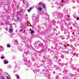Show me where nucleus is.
<instances>
[{
  "label": "nucleus",
  "instance_id": "f257e3e1",
  "mask_svg": "<svg viewBox=\"0 0 79 79\" xmlns=\"http://www.w3.org/2000/svg\"><path fill=\"white\" fill-rule=\"evenodd\" d=\"M71 0H63L62 1H61L58 4V2H56L55 4L56 5H60V6L63 7L65 5L64 4H68L69 3V1Z\"/></svg>",
  "mask_w": 79,
  "mask_h": 79
},
{
  "label": "nucleus",
  "instance_id": "f03ea898",
  "mask_svg": "<svg viewBox=\"0 0 79 79\" xmlns=\"http://www.w3.org/2000/svg\"><path fill=\"white\" fill-rule=\"evenodd\" d=\"M26 56H23L24 57L23 61L27 65L28 67L29 68L31 66V63L30 62V61L28 60L27 61V57Z\"/></svg>",
  "mask_w": 79,
  "mask_h": 79
},
{
  "label": "nucleus",
  "instance_id": "7ed1b4c3",
  "mask_svg": "<svg viewBox=\"0 0 79 79\" xmlns=\"http://www.w3.org/2000/svg\"><path fill=\"white\" fill-rule=\"evenodd\" d=\"M32 20L33 22L35 23H38L39 22V17L35 16V15L33 14L32 16Z\"/></svg>",
  "mask_w": 79,
  "mask_h": 79
},
{
  "label": "nucleus",
  "instance_id": "20e7f679",
  "mask_svg": "<svg viewBox=\"0 0 79 79\" xmlns=\"http://www.w3.org/2000/svg\"><path fill=\"white\" fill-rule=\"evenodd\" d=\"M19 68V64H18V63H17L15 66L14 67L15 70L14 71V73H16L18 71V69Z\"/></svg>",
  "mask_w": 79,
  "mask_h": 79
},
{
  "label": "nucleus",
  "instance_id": "39448f33",
  "mask_svg": "<svg viewBox=\"0 0 79 79\" xmlns=\"http://www.w3.org/2000/svg\"><path fill=\"white\" fill-rule=\"evenodd\" d=\"M71 56H72V57H73L75 58H77L78 57V56H79V54L77 53H73L71 54Z\"/></svg>",
  "mask_w": 79,
  "mask_h": 79
},
{
  "label": "nucleus",
  "instance_id": "423d86ee",
  "mask_svg": "<svg viewBox=\"0 0 79 79\" xmlns=\"http://www.w3.org/2000/svg\"><path fill=\"white\" fill-rule=\"evenodd\" d=\"M73 77L72 76L70 75L68 76V77H67V76H64V77H63V79H72Z\"/></svg>",
  "mask_w": 79,
  "mask_h": 79
},
{
  "label": "nucleus",
  "instance_id": "0eeeda50",
  "mask_svg": "<svg viewBox=\"0 0 79 79\" xmlns=\"http://www.w3.org/2000/svg\"><path fill=\"white\" fill-rule=\"evenodd\" d=\"M73 27H76L77 29L79 28V27L78 25H77V23H73Z\"/></svg>",
  "mask_w": 79,
  "mask_h": 79
},
{
  "label": "nucleus",
  "instance_id": "6e6552de",
  "mask_svg": "<svg viewBox=\"0 0 79 79\" xmlns=\"http://www.w3.org/2000/svg\"><path fill=\"white\" fill-rule=\"evenodd\" d=\"M4 75H5V76L6 77L7 79H11V78H10V75H9L8 73H5L4 74Z\"/></svg>",
  "mask_w": 79,
  "mask_h": 79
},
{
  "label": "nucleus",
  "instance_id": "1a4fd4ad",
  "mask_svg": "<svg viewBox=\"0 0 79 79\" xmlns=\"http://www.w3.org/2000/svg\"><path fill=\"white\" fill-rule=\"evenodd\" d=\"M63 13H58V18H63Z\"/></svg>",
  "mask_w": 79,
  "mask_h": 79
},
{
  "label": "nucleus",
  "instance_id": "9d476101",
  "mask_svg": "<svg viewBox=\"0 0 79 79\" xmlns=\"http://www.w3.org/2000/svg\"><path fill=\"white\" fill-rule=\"evenodd\" d=\"M53 16H56V17L58 18V13H57V12H53Z\"/></svg>",
  "mask_w": 79,
  "mask_h": 79
},
{
  "label": "nucleus",
  "instance_id": "9b49d317",
  "mask_svg": "<svg viewBox=\"0 0 79 79\" xmlns=\"http://www.w3.org/2000/svg\"><path fill=\"white\" fill-rule=\"evenodd\" d=\"M71 66H72V68L75 71V70H76L77 69V68L76 67V65H71Z\"/></svg>",
  "mask_w": 79,
  "mask_h": 79
},
{
  "label": "nucleus",
  "instance_id": "f8f14e48",
  "mask_svg": "<svg viewBox=\"0 0 79 79\" xmlns=\"http://www.w3.org/2000/svg\"><path fill=\"white\" fill-rule=\"evenodd\" d=\"M28 53H29V52H28L27 51L25 52L23 55V56H26L28 54Z\"/></svg>",
  "mask_w": 79,
  "mask_h": 79
},
{
  "label": "nucleus",
  "instance_id": "ddd939ff",
  "mask_svg": "<svg viewBox=\"0 0 79 79\" xmlns=\"http://www.w3.org/2000/svg\"><path fill=\"white\" fill-rule=\"evenodd\" d=\"M38 46L39 47H41V48H42L43 49L44 48V45L42 44H38Z\"/></svg>",
  "mask_w": 79,
  "mask_h": 79
},
{
  "label": "nucleus",
  "instance_id": "4468645a",
  "mask_svg": "<svg viewBox=\"0 0 79 79\" xmlns=\"http://www.w3.org/2000/svg\"><path fill=\"white\" fill-rule=\"evenodd\" d=\"M69 10V9L65 7L64 9L65 13H68V11Z\"/></svg>",
  "mask_w": 79,
  "mask_h": 79
},
{
  "label": "nucleus",
  "instance_id": "2eb2a0df",
  "mask_svg": "<svg viewBox=\"0 0 79 79\" xmlns=\"http://www.w3.org/2000/svg\"><path fill=\"white\" fill-rule=\"evenodd\" d=\"M64 70L63 71V73H67V72L68 70H67V69H65V67H64Z\"/></svg>",
  "mask_w": 79,
  "mask_h": 79
},
{
  "label": "nucleus",
  "instance_id": "dca6fc26",
  "mask_svg": "<svg viewBox=\"0 0 79 79\" xmlns=\"http://www.w3.org/2000/svg\"><path fill=\"white\" fill-rule=\"evenodd\" d=\"M4 64H7L9 62L8 61H6V60H4Z\"/></svg>",
  "mask_w": 79,
  "mask_h": 79
},
{
  "label": "nucleus",
  "instance_id": "f3484780",
  "mask_svg": "<svg viewBox=\"0 0 79 79\" xmlns=\"http://www.w3.org/2000/svg\"><path fill=\"white\" fill-rule=\"evenodd\" d=\"M59 64L60 66H64V64H64L63 63H60Z\"/></svg>",
  "mask_w": 79,
  "mask_h": 79
},
{
  "label": "nucleus",
  "instance_id": "a211bd4d",
  "mask_svg": "<svg viewBox=\"0 0 79 79\" xmlns=\"http://www.w3.org/2000/svg\"><path fill=\"white\" fill-rule=\"evenodd\" d=\"M53 58L55 60H56V59H58V56H54V58Z\"/></svg>",
  "mask_w": 79,
  "mask_h": 79
},
{
  "label": "nucleus",
  "instance_id": "6ab92c4d",
  "mask_svg": "<svg viewBox=\"0 0 79 79\" xmlns=\"http://www.w3.org/2000/svg\"><path fill=\"white\" fill-rule=\"evenodd\" d=\"M50 61L48 62V63H49V64H50V65H51V64H53V63H51V60L50 59L49 60V61H50Z\"/></svg>",
  "mask_w": 79,
  "mask_h": 79
},
{
  "label": "nucleus",
  "instance_id": "aec40b11",
  "mask_svg": "<svg viewBox=\"0 0 79 79\" xmlns=\"http://www.w3.org/2000/svg\"><path fill=\"white\" fill-rule=\"evenodd\" d=\"M61 58H62V59H64V56L63 55H62L60 56Z\"/></svg>",
  "mask_w": 79,
  "mask_h": 79
},
{
  "label": "nucleus",
  "instance_id": "412c9836",
  "mask_svg": "<svg viewBox=\"0 0 79 79\" xmlns=\"http://www.w3.org/2000/svg\"><path fill=\"white\" fill-rule=\"evenodd\" d=\"M10 32L11 33L13 31V29H9Z\"/></svg>",
  "mask_w": 79,
  "mask_h": 79
},
{
  "label": "nucleus",
  "instance_id": "4be33fe9",
  "mask_svg": "<svg viewBox=\"0 0 79 79\" xmlns=\"http://www.w3.org/2000/svg\"><path fill=\"white\" fill-rule=\"evenodd\" d=\"M38 10H39V11H42V8L39 7L38 8Z\"/></svg>",
  "mask_w": 79,
  "mask_h": 79
},
{
  "label": "nucleus",
  "instance_id": "5701e85b",
  "mask_svg": "<svg viewBox=\"0 0 79 79\" xmlns=\"http://www.w3.org/2000/svg\"><path fill=\"white\" fill-rule=\"evenodd\" d=\"M34 31H33V30H31V34H34Z\"/></svg>",
  "mask_w": 79,
  "mask_h": 79
},
{
  "label": "nucleus",
  "instance_id": "b1692460",
  "mask_svg": "<svg viewBox=\"0 0 79 79\" xmlns=\"http://www.w3.org/2000/svg\"><path fill=\"white\" fill-rule=\"evenodd\" d=\"M7 47L9 48H10V47H11V45H9V44H8L7 45Z\"/></svg>",
  "mask_w": 79,
  "mask_h": 79
},
{
  "label": "nucleus",
  "instance_id": "393cba45",
  "mask_svg": "<svg viewBox=\"0 0 79 79\" xmlns=\"http://www.w3.org/2000/svg\"><path fill=\"white\" fill-rule=\"evenodd\" d=\"M8 68H11L12 67L11 66V65H8Z\"/></svg>",
  "mask_w": 79,
  "mask_h": 79
},
{
  "label": "nucleus",
  "instance_id": "a878e982",
  "mask_svg": "<svg viewBox=\"0 0 79 79\" xmlns=\"http://www.w3.org/2000/svg\"><path fill=\"white\" fill-rule=\"evenodd\" d=\"M42 6L43 8H44V9H45V4H43Z\"/></svg>",
  "mask_w": 79,
  "mask_h": 79
},
{
  "label": "nucleus",
  "instance_id": "bb28decb",
  "mask_svg": "<svg viewBox=\"0 0 79 79\" xmlns=\"http://www.w3.org/2000/svg\"><path fill=\"white\" fill-rule=\"evenodd\" d=\"M15 58H16V57L15 56H12V60H15Z\"/></svg>",
  "mask_w": 79,
  "mask_h": 79
},
{
  "label": "nucleus",
  "instance_id": "cd10ccee",
  "mask_svg": "<svg viewBox=\"0 0 79 79\" xmlns=\"http://www.w3.org/2000/svg\"><path fill=\"white\" fill-rule=\"evenodd\" d=\"M37 7L38 8H40V5L39 4H38L37 5Z\"/></svg>",
  "mask_w": 79,
  "mask_h": 79
},
{
  "label": "nucleus",
  "instance_id": "c85d7f7f",
  "mask_svg": "<svg viewBox=\"0 0 79 79\" xmlns=\"http://www.w3.org/2000/svg\"><path fill=\"white\" fill-rule=\"evenodd\" d=\"M31 10H32L31 7L29 9H28V12H30V11H31Z\"/></svg>",
  "mask_w": 79,
  "mask_h": 79
},
{
  "label": "nucleus",
  "instance_id": "c756f323",
  "mask_svg": "<svg viewBox=\"0 0 79 79\" xmlns=\"http://www.w3.org/2000/svg\"><path fill=\"white\" fill-rule=\"evenodd\" d=\"M76 44H77V46H79V41H77L76 42Z\"/></svg>",
  "mask_w": 79,
  "mask_h": 79
},
{
  "label": "nucleus",
  "instance_id": "7c9ffc66",
  "mask_svg": "<svg viewBox=\"0 0 79 79\" xmlns=\"http://www.w3.org/2000/svg\"><path fill=\"white\" fill-rule=\"evenodd\" d=\"M43 58L44 59H46L47 58V56H44Z\"/></svg>",
  "mask_w": 79,
  "mask_h": 79
},
{
  "label": "nucleus",
  "instance_id": "2f4dec72",
  "mask_svg": "<svg viewBox=\"0 0 79 79\" xmlns=\"http://www.w3.org/2000/svg\"><path fill=\"white\" fill-rule=\"evenodd\" d=\"M59 23L60 24H61V23H62V22H60V20H58V22H57V23L58 24V23Z\"/></svg>",
  "mask_w": 79,
  "mask_h": 79
},
{
  "label": "nucleus",
  "instance_id": "473e14b6",
  "mask_svg": "<svg viewBox=\"0 0 79 79\" xmlns=\"http://www.w3.org/2000/svg\"><path fill=\"white\" fill-rule=\"evenodd\" d=\"M15 76H16L17 77V78L18 79H19V76H18V75L16 74V75H15Z\"/></svg>",
  "mask_w": 79,
  "mask_h": 79
},
{
  "label": "nucleus",
  "instance_id": "72a5a7b5",
  "mask_svg": "<svg viewBox=\"0 0 79 79\" xmlns=\"http://www.w3.org/2000/svg\"><path fill=\"white\" fill-rule=\"evenodd\" d=\"M17 13L19 15V13H20V14H21V11H17Z\"/></svg>",
  "mask_w": 79,
  "mask_h": 79
},
{
  "label": "nucleus",
  "instance_id": "f704fd0d",
  "mask_svg": "<svg viewBox=\"0 0 79 79\" xmlns=\"http://www.w3.org/2000/svg\"><path fill=\"white\" fill-rule=\"evenodd\" d=\"M9 29H13V27L11 25L10 26V28H9Z\"/></svg>",
  "mask_w": 79,
  "mask_h": 79
},
{
  "label": "nucleus",
  "instance_id": "c9c22d12",
  "mask_svg": "<svg viewBox=\"0 0 79 79\" xmlns=\"http://www.w3.org/2000/svg\"><path fill=\"white\" fill-rule=\"evenodd\" d=\"M1 77L2 79H5V77H4L3 76H2Z\"/></svg>",
  "mask_w": 79,
  "mask_h": 79
},
{
  "label": "nucleus",
  "instance_id": "e433bc0d",
  "mask_svg": "<svg viewBox=\"0 0 79 79\" xmlns=\"http://www.w3.org/2000/svg\"><path fill=\"white\" fill-rule=\"evenodd\" d=\"M59 77L58 76H57L56 77V79H59Z\"/></svg>",
  "mask_w": 79,
  "mask_h": 79
},
{
  "label": "nucleus",
  "instance_id": "4c0bfd02",
  "mask_svg": "<svg viewBox=\"0 0 79 79\" xmlns=\"http://www.w3.org/2000/svg\"><path fill=\"white\" fill-rule=\"evenodd\" d=\"M17 19L18 21L20 20V18H19V17H17Z\"/></svg>",
  "mask_w": 79,
  "mask_h": 79
},
{
  "label": "nucleus",
  "instance_id": "58836bf2",
  "mask_svg": "<svg viewBox=\"0 0 79 79\" xmlns=\"http://www.w3.org/2000/svg\"><path fill=\"white\" fill-rule=\"evenodd\" d=\"M22 41L23 42H25V43H26V41H24V39H22Z\"/></svg>",
  "mask_w": 79,
  "mask_h": 79
},
{
  "label": "nucleus",
  "instance_id": "ea45409f",
  "mask_svg": "<svg viewBox=\"0 0 79 79\" xmlns=\"http://www.w3.org/2000/svg\"><path fill=\"white\" fill-rule=\"evenodd\" d=\"M56 8H58V9H59V10H60V9H61V8H60V7H59V6H56Z\"/></svg>",
  "mask_w": 79,
  "mask_h": 79
},
{
  "label": "nucleus",
  "instance_id": "a19ab883",
  "mask_svg": "<svg viewBox=\"0 0 79 79\" xmlns=\"http://www.w3.org/2000/svg\"><path fill=\"white\" fill-rule=\"evenodd\" d=\"M61 61V59H59L58 60V62H60Z\"/></svg>",
  "mask_w": 79,
  "mask_h": 79
},
{
  "label": "nucleus",
  "instance_id": "79ce46f5",
  "mask_svg": "<svg viewBox=\"0 0 79 79\" xmlns=\"http://www.w3.org/2000/svg\"><path fill=\"white\" fill-rule=\"evenodd\" d=\"M4 58V56H2L1 57V59H2V60H3Z\"/></svg>",
  "mask_w": 79,
  "mask_h": 79
},
{
  "label": "nucleus",
  "instance_id": "37998d69",
  "mask_svg": "<svg viewBox=\"0 0 79 79\" xmlns=\"http://www.w3.org/2000/svg\"><path fill=\"white\" fill-rule=\"evenodd\" d=\"M15 42H16V43H18V40H15Z\"/></svg>",
  "mask_w": 79,
  "mask_h": 79
},
{
  "label": "nucleus",
  "instance_id": "c03bdc74",
  "mask_svg": "<svg viewBox=\"0 0 79 79\" xmlns=\"http://www.w3.org/2000/svg\"><path fill=\"white\" fill-rule=\"evenodd\" d=\"M20 16L21 17H22L23 16V15L21 14V15H20Z\"/></svg>",
  "mask_w": 79,
  "mask_h": 79
},
{
  "label": "nucleus",
  "instance_id": "a18cd8bd",
  "mask_svg": "<svg viewBox=\"0 0 79 79\" xmlns=\"http://www.w3.org/2000/svg\"><path fill=\"white\" fill-rule=\"evenodd\" d=\"M73 9H75V8H76V6H73Z\"/></svg>",
  "mask_w": 79,
  "mask_h": 79
},
{
  "label": "nucleus",
  "instance_id": "49530a36",
  "mask_svg": "<svg viewBox=\"0 0 79 79\" xmlns=\"http://www.w3.org/2000/svg\"><path fill=\"white\" fill-rule=\"evenodd\" d=\"M23 31V29H21L19 31V32H22V31Z\"/></svg>",
  "mask_w": 79,
  "mask_h": 79
},
{
  "label": "nucleus",
  "instance_id": "de8ad7c7",
  "mask_svg": "<svg viewBox=\"0 0 79 79\" xmlns=\"http://www.w3.org/2000/svg\"><path fill=\"white\" fill-rule=\"evenodd\" d=\"M23 3L24 4L25 3V1H23Z\"/></svg>",
  "mask_w": 79,
  "mask_h": 79
},
{
  "label": "nucleus",
  "instance_id": "09e8293b",
  "mask_svg": "<svg viewBox=\"0 0 79 79\" xmlns=\"http://www.w3.org/2000/svg\"><path fill=\"white\" fill-rule=\"evenodd\" d=\"M28 48V47H29V46H28V45H26V48Z\"/></svg>",
  "mask_w": 79,
  "mask_h": 79
},
{
  "label": "nucleus",
  "instance_id": "8fccbe9b",
  "mask_svg": "<svg viewBox=\"0 0 79 79\" xmlns=\"http://www.w3.org/2000/svg\"><path fill=\"white\" fill-rule=\"evenodd\" d=\"M77 20H79V17H77Z\"/></svg>",
  "mask_w": 79,
  "mask_h": 79
},
{
  "label": "nucleus",
  "instance_id": "3c124183",
  "mask_svg": "<svg viewBox=\"0 0 79 79\" xmlns=\"http://www.w3.org/2000/svg\"><path fill=\"white\" fill-rule=\"evenodd\" d=\"M25 16H27H27H28L27 15V14H25Z\"/></svg>",
  "mask_w": 79,
  "mask_h": 79
},
{
  "label": "nucleus",
  "instance_id": "603ef678",
  "mask_svg": "<svg viewBox=\"0 0 79 79\" xmlns=\"http://www.w3.org/2000/svg\"><path fill=\"white\" fill-rule=\"evenodd\" d=\"M6 30L7 31H8V28L6 27Z\"/></svg>",
  "mask_w": 79,
  "mask_h": 79
},
{
  "label": "nucleus",
  "instance_id": "864d4df0",
  "mask_svg": "<svg viewBox=\"0 0 79 79\" xmlns=\"http://www.w3.org/2000/svg\"><path fill=\"white\" fill-rule=\"evenodd\" d=\"M76 49H75V50H74V52H76Z\"/></svg>",
  "mask_w": 79,
  "mask_h": 79
},
{
  "label": "nucleus",
  "instance_id": "5fc2aeb1",
  "mask_svg": "<svg viewBox=\"0 0 79 79\" xmlns=\"http://www.w3.org/2000/svg\"><path fill=\"white\" fill-rule=\"evenodd\" d=\"M43 71L44 72V71H45V70L44 69L42 70V72H43Z\"/></svg>",
  "mask_w": 79,
  "mask_h": 79
},
{
  "label": "nucleus",
  "instance_id": "6e6d98bb",
  "mask_svg": "<svg viewBox=\"0 0 79 79\" xmlns=\"http://www.w3.org/2000/svg\"><path fill=\"white\" fill-rule=\"evenodd\" d=\"M48 50L49 51H50L51 49H50L48 48Z\"/></svg>",
  "mask_w": 79,
  "mask_h": 79
},
{
  "label": "nucleus",
  "instance_id": "4d7b16f0",
  "mask_svg": "<svg viewBox=\"0 0 79 79\" xmlns=\"http://www.w3.org/2000/svg\"><path fill=\"white\" fill-rule=\"evenodd\" d=\"M20 51H21V52H22V51H23V50H20Z\"/></svg>",
  "mask_w": 79,
  "mask_h": 79
},
{
  "label": "nucleus",
  "instance_id": "13d9d810",
  "mask_svg": "<svg viewBox=\"0 0 79 79\" xmlns=\"http://www.w3.org/2000/svg\"><path fill=\"white\" fill-rule=\"evenodd\" d=\"M58 74H59V75H60V76H61V73H59Z\"/></svg>",
  "mask_w": 79,
  "mask_h": 79
},
{
  "label": "nucleus",
  "instance_id": "bf43d9fd",
  "mask_svg": "<svg viewBox=\"0 0 79 79\" xmlns=\"http://www.w3.org/2000/svg\"><path fill=\"white\" fill-rule=\"evenodd\" d=\"M37 48V49H39V47H38L37 48Z\"/></svg>",
  "mask_w": 79,
  "mask_h": 79
},
{
  "label": "nucleus",
  "instance_id": "052dcab7",
  "mask_svg": "<svg viewBox=\"0 0 79 79\" xmlns=\"http://www.w3.org/2000/svg\"><path fill=\"white\" fill-rule=\"evenodd\" d=\"M63 52H65V51H63Z\"/></svg>",
  "mask_w": 79,
  "mask_h": 79
},
{
  "label": "nucleus",
  "instance_id": "680f3d73",
  "mask_svg": "<svg viewBox=\"0 0 79 79\" xmlns=\"http://www.w3.org/2000/svg\"><path fill=\"white\" fill-rule=\"evenodd\" d=\"M0 70H1V71H3V70H2V69H0Z\"/></svg>",
  "mask_w": 79,
  "mask_h": 79
},
{
  "label": "nucleus",
  "instance_id": "e2e57ef3",
  "mask_svg": "<svg viewBox=\"0 0 79 79\" xmlns=\"http://www.w3.org/2000/svg\"><path fill=\"white\" fill-rule=\"evenodd\" d=\"M70 51H71V49H70Z\"/></svg>",
  "mask_w": 79,
  "mask_h": 79
},
{
  "label": "nucleus",
  "instance_id": "0e129e2a",
  "mask_svg": "<svg viewBox=\"0 0 79 79\" xmlns=\"http://www.w3.org/2000/svg\"><path fill=\"white\" fill-rule=\"evenodd\" d=\"M53 74H55V73H54V72H53Z\"/></svg>",
  "mask_w": 79,
  "mask_h": 79
},
{
  "label": "nucleus",
  "instance_id": "69168bd1",
  "mask_svg": "<svg viewBox=\"0 0 79 79\" xmlns=\"http://www.w3.org/2000/svg\"><path fill=\"white\" fill-rule=\"evenodd\" d=\"M71 60H72V58L71 59Z\"/></svg>",
  "mask_w": 79,
  "mask_h": 79
},
{
  "label": "nucleus",
  "instance_id": "338daca9",
  "mask_svg": "<svg viewBox=\"0 0 79 79\" xmlns=\"http://www.w3.org/2000/svg\"><path fill=\"white\" fill-rule=\"evenodd\" d=\"M74 79H76V78H74Z\"/></svg>",
  "mask_w": 79,
  "mask_h": 79
},
{
  "label": "nucleus",
  "instance_id": "774afa93",
  "mask_svg": "<svg viewBox=\"0 0 79 79\" xmlns=\"http://www.w3.org/2000/svg\"><path fill=\"white\" fill-rule=\"evenodd\" d=\"M51 48H53V47H52Z\"/></svg>",
  "mask_w": 79,
  "mask_h": 79
}]
</instances>
